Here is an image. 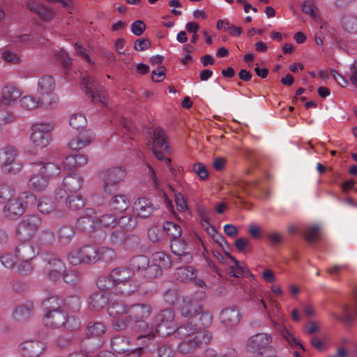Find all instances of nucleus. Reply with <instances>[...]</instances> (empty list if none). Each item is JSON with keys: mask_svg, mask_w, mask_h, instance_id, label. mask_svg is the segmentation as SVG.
Wrapping results in <instances>:
<instances>
[{"mask_svg": "<svg viewBox=\"0 0 357 357\" xmlns=\"http://www.w3.org/2000/svg\"><path fill=\"white\" fill-rule=\"evenodd\" d=\"M151 312L152 307L148 303L132 305L129 307L128 314L123 319L113 320L112 326L118 331L131 329L137 332H145L149 328L146 319Z\"/></svg>", "mask_w": 357, "mask_h": 357, "instance_id": "obj_1", "label": "nucleus"}, {"mask_svg": "<svg viewBox=\"0 0 357 357\" xmlns=\"http://www.w3.org/2000/svg\"><path fill=\"white\" fill-rule=\"evenodd\" d=\"M155 333L149 332L147 334L139 335L137 339H144V342L148 344V341L155 338V334L161 337L172 334L176 327L174 310L167 308L161 310L155 317Z\"/></svg>", "mask_w": 357, "mask_h": 357, "instance_id": "obj_2", "label": "nucleus"}, {"mask_svg": "<svg viewBox=\"0 0 357 357\" xmlns=\"http://www.w3.org/2000/svg\"><path fill=\"white\" fill-rule=\"evenodd\" d=\"M42 223L41 219L36 215H26L17 225L16 236L21 241H29L33 236Z\"/></svg>", "mask_w": 357, "mask_h": 357, "instance_id": "obj_3", "label": "nucleus"}, {"mask_svg": "<svg viewBox=\"0 0 357 357\" xmlns=\"http://www.w3.org/2000/svg\"><path fill=\"white\" fill-rule=\"evenodd\" d=\"M211 339L212 335L208 331L197 333L193 337L185 338L181 342L177 347V351L183 354L194 353L204 344L209 343Z\"/></svg>", "mask_w": 357, "mask_h": 357, "instance_id": "obj_4", "label": "nucleus"}, {"mask_svg": "<svg viewBox=\"0 0 357 357\" xmlns=\"http://www.w3.org/2000/svg\"><path fill=\"white\" fill-rule=\"evenodd\" d=\"M126 176V171L121 167H112L100 173L103 181V188L105 192L111 194Z\"/></svg>", "mask_w": 357, "mask_h": 357, "instance_id": "obj_5", "label": "nucleus"}, {"mask_svg": "<svg viewBox=\"0 0 357 357\" xmlns=\"http://www.w3.org/2000/svg\"><path fill=\"white\" fill-rule=\"evenodd\" d=\"M53 126L49 123H35L31 127L32 133L30 139L36 148L46 147L50 139V132Z\"/></svg>", "mask_w": 357, "mask_h": 357, "instance_id": "obj_6", "label": "nucleus"}, {"mask_svg": "<svg viewBox=\"0 0 357 357\" xmlns=\"http://www.w3.org/2000/svg\"><path fill=\"white\" fill-rule=\"evenodd\" d=\"M15 257L24 263L19 265V271L24 273L29 272L31 269L29 261L35 257L34 247L28 241H22L15 248Z\"/></svg>", "mask_w": 357, "mask_h": 357, "instance_id": "obj_7", "label": "nucleus"}, {"mask_svg": "<svg viewBox=\"0 0 357 357\" xmlns=\"http://www.w3.org/2000/svg\"><path fill=\"white\" fill-rule=\"evenodd\" d=\"M82 85L84 93L89 95L93 102L98 101L103 104L105 102L107 93L96 79H91L89 77H83L82 78Z\"/></svg>", "mask_w": 357, "mask_h": 357, "instance_id": "obj_8", "label": "nucleus"}, {"mask_svg": "<svg viewBox=\"0 0 357 357\" xmlns=\"http://www.w3.org/2000/svg\"><path fill=\"white\" fill-rule=\"evenodd\" d=\"M343 315H337L333 314L332 316L338 321H342L344 324H350L353 321L355 317L357 316V289H354L349 304L342 305Z\"/></svg>", "mask_w": 357, "mask_h": 357, "instance_id": "obj_9", "label": "nucleus"}, {"mask_svg": "<svg viewBox=\"0 0 357 357\" xmlns=\"http://www.w3.org/2000/svg\"><path fill=\"white\" fill-rule=\"evenodd\" d=\"M111 346L114 351L119 354L130 352L132 355H136L138 357L144 354V349L143 347H139L137 349L130 351L129 349L130 341L125 336L117 335L112 338Z\"/></svg>", "mask_w": 357, "mask_h": 357, "instance_id": "obj_10", "label": "nucleus"}, {"mask_svg": "<svg viewBox=\"0 0 357 357\" xmlns=\"http://www.w3.org/2000/svg\"><path fill=\"white\" fill-rule=\"evenodd\" d=\"M272 342V337L266 333H257L250 337L247 342L250 351L261 354V350L268 348Z\"/></svg>", "mask_w": 357, "mask_h": 357, "instance_id": "obj_11", "label": "nucleus"}, {"mask_svg": "<svg viewBox=\"0 0 357 357\" xmlns=\"http://www.w3.org/2000/svg\"><path fill=\"white\" fill-rule=\"evenodd\" d=\"M172 252L178 256L177 261L188 264L192 260V257L187 251L188 244L184 239L177 238L172 240L170 244Z\"/></svg>", "mask_w": 357, "mask_h": 357, "instance_id": "obj_12", "label": "nucleus"}, {"mask_svg": "<svg viewBox=\"0 0 357 357\" xmlns=\"http://www.w3.org/2000/svg\"><path fill=\"white\" fill-rule=\"evenodd\" d=\"M203 307L198 301L185 297L183 299V305L180 310L183 317L192 320L197 317V314L200 313Z\"/></svg>", "mask_w": 357, "mask_h": 357, "instance_id": "obj_13", "label": "nucleus"}, {"mask_svg": "<svg viewBox=\"0 0 357 357\" xmlns=\"http://www.w3.org/2000/svg\"><path fill=\"white\" fill-rule=\"evenodd\" d=\"M167 136L163 128L158 127L154 129L153 132V136L149 142V146L150 147H156L164 149L167 153L170 154L172 152V148L167 143Z\"/></svg>", "mask_w": 357, "mask_h": 357, "instance_id": "obj_14", "label": "nucleus"}, {"mask_svg": "<svg viewBox=\"0 0 357 357\" xmlns=\"http://www.w3.org/2000/svg\"><path fill=\"white\" fill-rule=\"evenodd\" d=\"M31 171L41 173L47 179L57 176L60 173V167L53 162H34L31 163Z\"/></svg>", "mask_w": 357, "mask_h": 357, "instance_id": "obj_15", "label": "nucleus"}, {"mask_svg": "<svg viewBox=\"0 0 357 357\" xmlns=\"http://www.w3.org/2000/svg\"><path fill=\"white\" fill-rule=\"evenodd\" d=\"M43 350V344L39 341L28 340L19 346V351L24 357H37Z\"/></svg>", "mask_w": 357, "mask_h": 357, "instance_id": "obj_16", "label": "nucleus"}, {"mask_svg": "<svg viewBox=\"0 0 357 357\" xmlns=\"http://www.w3.org/2000/svg\"><path fill=\"white\" fill-rule=\"evenodd\" d=\"M133 208L137 217L141 218H149L156 207L147 198L140 197L134 203Z\"/></svg>", "mask_w": 357, "mask_h": 357, "instance_id": "obj_17", "label": "nucleus"}, {"mask_svg": "<svg viewBox=\"0 0 357 357\" xmlns=\"http://www.w3.org/2000/svg\"><path fill=\"white\" fill-rule=\"evenodd\" d=\"M5 215L10 219H15L25 213L23 204L20 202L17 197H13L3 207Z\"/></svg>", "mask_w": 357, "mask_h": 357, "instance_id": "obj_18", "label": "nucleus"}, {"mask_svg": "<svg viewBox=\"0 0 357 357\" xmlns=\"http://www.w3.org/2000/svg\"><path fill=\"white\" fill-rule=\"evenodd\" d=\"M241 314L236 307H227L222 310L220 316L221 322L226 326H234L241 320Z\"/></svg>", "mask_w": 357, "mask_h": 357, "instance_id": "obj_19", "label": "nucleus"}, {"mask_svg": "<svg viewBox=\"0 0 357 357\" xmlns=\"http://www.w3.org/2000/svg\"><path fill=\"white\" fill-rule=\"evenodd\" d=\"M130 206V201L126 195H116L109 202L110 210L116 213L125 211Z\"/></svg>", "mask_w": 357, "mask_h": 357, "instance_id": "obj_20", "label": "nucleus"}, {"mask_svg": "<svg viewBox=\"0 0 357 357\" xmlns=\"http://www.w3.org/2000/svg\"><path fill=\"white\" fill-rule=\"evenodd\" d=\"M132 278V273L127 267H118L110 272V279L113 280L115 287Z\"/></svg>", "mask_w": 357, "mask_h": 357, "instance_id": "obj_21", "label": "nucleus"}, {"mask_svg": "<svg viewBox=\"0 0 357 357\" xmlns=\"http://www.w3.org/2000/svg\"><path fill=\"white\" fill-rule=\"evenodd\" d=\"M0 107L8 106L15 102L20 97L21 93L13 86H6L2 89Z\"/></svg>", "mask_w": 357, "mask_h": 357, "instance_id": "obj_22", "label": "nucleus"}, {"mask_svg": "<svg viewBox=\"0 0 357 357\" xmlns=\"http://www.w3.org/2000/svg\"><path fill=\"white\" fill-rule=\"evenodd\" d=\"M33 308V303L32 301H27L15 308L13 312V317L18 321H27L30 318Z\"/></svg>", "mask_w": 357, "mask_h": 357, "instance_id": "obj_23", "label": "nucleus"}, {"mask_svg": "<svg viewBox=\"0 0 357 357\" xmlns=\"http://www.w3.org/2000/svg\"><path fill=\"white\" fill-rule=\"evenodd\" d=\"M83 178L77 174L66 176L63 181V186L66 192H77L82 187Z\"/></svg>", "mask_w": 357, "mask_h": 357, "instance_id": "obj_24", "label": "nucleus"}, {"mask_svg": "<svg viewBox=\"0 0 357 357\" xmlns=\"http://www.w3.org/2000/svg\"><path fill=\"white\" fill-rule=\"evenodd\" d=\"M139 288L137 282L134 278L116 285L114 289L116 294L127 297L132 295Z\"/></svg>", "mask_w": 357, "mask_h": 357, "instance_id": "obj_25", "label": "nucleus"}, {"mask_svg": "<svg viewBox=\"0 0 357 357\" xmlns=\"http://www.w3.org/2000/svg\"><path fill=\"white\" fill-rule=\"evenodd\" d=\"M66 315L61 309L47 312L45 317L47 319V325L54 328H60L64 324Z\"/></svg>", "mask_w": 357, "mask_h": 357, "instance_id": "obj_26", "label": "nucleus"}, {"mask_svg": "<svg viewBox=\"0 0 357 357\" xmlns=\"http://www.w3.org/2000/svg\"><path fill=\"white\" fill-rule=\"evenodd\" d=\"M33 172V175L28 181L29 188L38 192L44 190L47 186L48 179L40 172Z\"/></svg>", "mask_w": 357, "mask_h": 357, "instance_id": "obj_27", "label": "nucleus"}, {"mask_svg": "<svg viewBox=\"0 0 357 357\" xmlns=\"http://www.w3.org/2000/svg\"><path fill=\"white\" fill-rule=\"evenodd\" d=\"M91 139L92 135L88 131L80 132L75 139H72L68 143V146L73 150L78 151L89 144Z\"/></svg>", "mask_w": 357, "mask_h": 357, "instance_id": "obj_28", "label": "nucleus"}, {"mask_svg": "<svg viewBox=\"0 0 357 357\" xmlns=\"http://www.w3.org/2000/svg\"><path fill=\"white\" fill-rule=\"evenodd\" d=\"M173 333H174L178 338L182 339L193 337L196 333H202V331H198L196 326H194L193 322L190 321L180 326L179 327H176ZM202 333H204V331H202Z\"/></svg>", "mask_w": 357, "mask_h": 357, "instance_id": "obj_29", "label": "nucleus"}, {"mask_svg": "<svg viewBox=\"0 0 357 357\" xmlns=\"http://www.w3.org/2000/svg\"><path fill=\"white\" fill-rule=\"evenodd\" d=\"M129 307L123 302H114L108 307V314L114 320L123 319L121 317L123 314H128Z\"/></svg>", "mask_w": 357, "mask_h": 357, "instance_id": "obj_30", "label": "nucleus"}, {"mask_svg": "<svg viewBox=\"0 0 357 357\" xmlns=\"http://www.w3.org/2000/svg\"><path fill=\"white\" fill-rule=\"evenodd\" d=\"M150 350L155 353L158 357H173L175 354L172 346L165 342H155Z\"/></svg>", "mask_w": 357, "mask_h": 357, "instance_id": "obj_31", "label": "nucleus"}, {"mask_svg": "<svg viewBox=\"0 0 357 357\" xmlns=\"http://www.w3.org/2000/svg\"><path fill=\"white\" fill-rule=\"evenodd\" d=\"M76 227L82 232H89L96 227V218L90 215H83L77 220Z\"/></svg>", "mask_w": 357, "mask_h": 357, "instance_id": "obj_32", "label": "nucleus"}, {"mask_svg": "<svg viewBox=\"0 0 357 357\" xmlns=\"http://www.w3.org/2000/svg\"><path fill=\"white\" fill-rule=\"evenodd\" d=\"M89 305L91 309L98 311L107 303L108 298L102 291L93 294L89 298Z\"/></svg>", "mask_w": 357, "mask_h": 357, "instance_id": "obj_33", "label": "nucleus"}, {"mask_svg": "<svg viewBox=\"0 0 357 357\" xmlns=\"http://www.w3.org/2000/svg\"><path fill=\"white\" fill-rule=\"evenodd\" d=\"M18 155L17 149L11 145H8L0 149V166L8 162H13Z\"/></svg>", "mask_w": 357, "mask_h": 357, "instance_id": "obj_34", "label": "nucleus"}, {"mask_svg": "<svg viewBox=\"0 0 357 357\" xmlns=\"http://www.w3.org/2000/svg\"><path fill=\"white\" fill-rule=\"evenodd\" d=\"M28 8L44 21H49L52 18L53 11L42 4L32 2L28 4Z\"/></svg>", "mask_w": 357, "mask_h": 357, "instance_id": "obj_35", "label": "nucleus"}, {"mask_svg": "<svg viewBox=\"0 0 357 357\" xmlns=\"http://www.w3.org/2000/svg\"><path fill=\"white\" fill-rule=\"evenodd\" d=\"M79 250L83 264H94L98 261L97 249L96 248L86 245Z\"/></svg>", "mask_w": 357, "mask_h": 357, "instance_id": "obj_36", "label": "nucleus"}, {"mask_svg": "<svg viewBox=\"0 0 357 357\" xmlns=\"http://www.w3.org/2000/svg\"><path fill=\"white\" fill-rule=\"evenodd\" d=\"M212 315L208 312L202 310L200 313L197 314L196 319H192L194 326H196L197 330L199 331L202 328H207L212 323Z\"/></svg>", "mask_w": 357, "mask_h": 357, "instance_id": "obj_37", "label": "nucleus"}, {"mask_svg": "<svg viewBox=\"0 0 357 357\" xmlns=\"http://www.w3.org/2000/svg\"><path fill=\"white\" fill-rule=\"evenodd\" d=\"M38 91L42 95H48L51 93L55 88L54 78L50 75L41 77L38 81Z\"/></svg>", "mask_w": 357, "mask_h": 357, "instance_id": "obj_38", "label": "nucleus"}, {"mask_svg": "<svg viewBox=\"0 0 357 357\" xmlns=\"http://www.w3.org/2000/svg\"><path fill=\"white\" fill-rule=\"evenodd\" d=\"M59 241L62 245H68L75 235V231L71 226L63 225L58 230Z\"/></svg>", "mask_w": 357, "mask_h": 357, "instance_id": "obj_39", "label": "nucleus"}, {"mask_svg": "<svg viewBox=\"0 0 357 357\" xmlns=\"http://www.w3.org/2000/svg\"><path fill=\"white\" fill-rule=\"evenodd\" d=\"M43 259L47 266L46 269L55 268L59 269L65 268V265L63 262L59 258H58L56 255L54 253H44L43 255Z\"/></svg>", "mask_w": 357, "mask_h": 357, "instance_id": "obj_40", "label": "nucleus"}, {"mask_svg": "<svg viewBox=\"0 0 357 357\" xmlns=\"http://www.w3.org/2000/svg\"><path fill=\"white\" fill-rule=\"evenodd\" d=\"M42 304L44 307L47 309V312H52L53 310L61 309L63 304V300L56 295L52 294L47 298L44 300Z\"/></svg>", "mask_w": 357, "mask_h": 357, "instance_id": "obj_41", "label": "nucleus"}, {"mask_svg": "<svg viewBox=\"0 0 357 357\" xmlns=\"http://www.w3.org/2000/svg\"><path fill=\"white\" fill-rule=\"evenodd\" d=\"M152 261L162 268H169L172 265L170 257L162 252H156L152 255Z\"/></svg>", "mask_w": 357, "mask_h": 357, "instance_id": "obj_42", "label": "nucleus"}, {"mask_svg": "<svg viewBox=\"0 0 357 357\" xmlns=\"http://www.w3.org/2000/svg\"><path fill=\"white\" fill-rule=\"evenodd\" d=\"M66 205L70 209L77 211L84 206L85 199L80 195H69L66 199Z\"/></svg>", "mask_w": 357, "mask_h": 357, "instance_id": "obj_43", "label": "nucleus"}, {"mask_svg": "<svg viewBox=\"0 0 357 357\" xmlns=\"http://www.w3.org/2000/svg\"><path fill=\"white\" fill-rule=\"evenodd\" d=\"M105 332V326L101 322H91L86 329L88 337H100Z\"/></svg>", "mask_w": 357, "mask_h": 357, "instance_id": "obj_44", "label": "nucleus"}, {"mask_svg": "<svg viewBox=\"0 0 357 357\" xmlns=\"http://www.w3.org/2000/svg\"><path fill=\"white\" fill-rule=\"evenodd\" d=\"M163 229L173 240L179 238L182 234L181 227L172 222H165L163 225Z\"/></svg>", "mask_w": 357, "mask_h": 357, "instance_id": "obj_45", "label": "nucleus"}, {"mask_svg": "<svg viewBox=\"0 0 357 357\" xmlns=\"http://www.w3.org/2000/svg\"><path fill=\"white\" fill-rule=\"evenodd\" d=\"M116 225H119V229L127 233L135 227L136 220L130 216H122L118 220H116Z\"/></svg>", "mask_w": 357, "mask_h": 357, "instance_id": "obj_46", "label": "nucleus"}, {"mask_svg": "<svg viewBox=\"0 0 357 357\" xmlns=\"http://www.w3.org/2000/svg\"><path fill=\"white\" fill-rule=\"evenodd\" d=\"M98 261L109 263L116 257L114 250L109 248H101L97 249Z\"/></svg>", "mask_w": 357, "mask_h": 357, "instance_id": "obj_47", "label": "nucleus"}, {"mask_svg": "<svg viewBox=\"0 0 357 357\" xmlns=\"http://www.w3.org/2000/svg\"><path fill=\"white\" fill-rule=\"evenodd\" d=\"M149 262V259L146 256L138 255L132 259L131 266L132 268L144 273Z\"/></svg>", "mask_w": 357, "mask_h": 357, "instance_id": "obj_48", "label": "nucleus"}, {"mask_svg": "<svg viewBox=\"0 0 357 357\" xmlns=\"http://www.w3.org/2000/svg\"><path fill=\"white\" fill-rule=\"evenodd\" d=\"M342 25L348 32H357V17L353 15H346L342 17Z\"/></svg>", "mask_w": 357, "mask_h": 357, "instance_id": "obj_49", "label": "nucleus"}, {"mask_svg": "<svg viewBox=\"0 0 357 357\" xmlns=\"http://www.w3.org/2000/svg\"><path fill=\"white\" fill-rule=\"evenodd\" d=\"M64 307L73 312H78L81 307L80 298L77 296H71L63 301Z\"/></svg>", "mask_w": 357, "mask_h": 357, "instance_id": "obj_50", "label": "nucleus"}, {"mask_svg": "<svg viewBox=\"0 0 357 357\" xmlns=\"http://www.w3.org/2000/svg\"><path fill=\"white\" fill-rule=\"evenodd\" d=\"M70 126L75 130L83 129L86 126L87 120L81 114H73L69 121Z\"/></svg>", "mask_w": 357, "mask_h": 357, "instance_id": "obj_51", "label": "nucleus"}, {"mask_svg": "<svg viewBox=\"0 0 357 357\" xmlns=\"http://www.w3.org/2000/svg\"><path fill=\"white\" fill-rule=\"evenodd\" d=\"M18 199L23 204L24 209L33 206L36 203V197L31 192L26 191L22 192L18 197Z\"/></svg>", "mask_w": 357, "mask_h": 357, "instance_id": "obj_52", "label": "nucleus"}, {"mask_svg": "<svg viewBox=\"0 0 357 357\" xmlns=\"http://www.w3.org/2000/svg\"><path fill=\"white\" fill-rule=\"evenodd\" d=\"M126 237V232L121 229L116 228L110 234V242L112 245H119L124 243Z\"/></svg>", "mask_w": 357, "mask_h": 357, "instance_id": "obj_53", "label": "nucleus"}, {"mask_svg": "<svg viewBox=\"0 0 357 357\" xmlns=\"http://www.w3.org/2000/svg\"><path fill=\"white\" fill-rule=\"evenodd\" d=\"M38 211L44 214H48L55 209V205L52 200L49 198H43L37 204Z\"/></svg>", "mask_w": 357, "mask_h": 357, "instance_id": "obj_54", "label": "nucleus"}, {"mask_svg": "<svg viewBox=\"0 0 357 357\" xmlns=\"http://www.w3.org/2000/svg\"><path fill=\"white\" fill-rule=\"evenodd\" d=\"M81 325V322L78 318L75 316H66L65 318L64 324L61 327L66 331H77Z\"/></svg>", "mask_w": 357, "mask_h": 357, "instance_id": "obj_55", "label": "nucleus"}, {"mask_svg": "<svg viewBox=\"0 0 357 357\" xmlns=\"http://www.w3.org/2000/svg\"><path fill=\"white\" fill-rule=\"evenodd\" d=\"M162 273V270L152 261L151 264H148L143 273V275L148 279H153L161 275Z\"/></svg>", "mask_w": 357, "mask_h": 357, "instance_id": "obj_56", "label": "nucleus"}, {"mask_svg": "<svg viewBox=\"0 0 357 357\" xmlns=\"http://www.w3.org/2000/svg\"><path fill=\"white\" fill-rule=\"evenodd\" d=\"M63 278L66 283L75 285L81 280L82 275L75 270H68L63 274Z\"/></svg>", "mask_w": 357, "mask_h": 357, "instance_id": "obj_57", "label": "nucleus"}, {"mask_svg": "<svg viewBox=\"0 0 357 357\" xmlns=\"http://www.w3.org/2000/svg\"><path fill=\"white\" fill-rule=\"evenodd\" d=\"M100 225L102 227H114L116 225V218L112 214H105L96 220V225Z\"/></svg>", "mask_w": 357, "mask_h": 357, "instance_id": "obj_58", "label": "nucleus"}, {"mask_svg": "<svg viewBox=\"0 0 357 357\" xmlns=\"http://www.w3.org/2000/svg\"><path fill=\"white\" fill-rule=\"evenodd\" d=\"M20 102L22 107L31 110L36 108L40 102L33 96H25L20 99Z\"/></svg>", "mask_w": 357, "mask_h": 357, "instance_id": "obj_59", "label": "nucleus"}, {"mask_svg": "<svg viewBox=\"0 0 357 357\" xmlns=\"http://www.w3.org/2000/svg\"><path fill=\"white\" fill-rule=\"evenodd\" d=\"M319 227L317 225H312L306 228L304 236L308 243H312L319 238Z\"/></svg>", "mask_w": 357, "mask_h": 357, "instance_id": "obj_60", "label": "nucleus"}, {"mask_svg": "<svg viewBox=\"0 0 357 357\" xmlns=\"http://www.w3.org/2000/svg\"><path fill=\"white\" fill-rule=\"evenodd\" d=\"M14 190L9 185H0V204H5L13 197Z\"/></svg>", "mask_w": 357, "mask_h": 357, "instance_id": "obj_61", "label": "nucleus"}, {"mask_svg": "<svg viewBox=\"0 0 357 357\" xmlns=\"http://www.w3.org/2000/svg\"><path fill=\"white\" fill-rule=\"evenodd\" d=\"M190 268H192L190 266L178 268L175 273V275L176 276L177 279L180 280L181 281H185L188 279L192 280L194 278H195V273L193 271H190Z\"/></svg>", "mask_w": 357, "mask_h": 357, "instance_id": "obj_62", "label": "nucleus"}, {"mask_svg": "<svg viewBox=\"0 0 357 357\" xmlns=\"http://www.w3.org/2000/svg\"><path fill=\"white\" fill-rule=\"evenodd\" d=\"M97 285L99 289L102 290L115 289L114 283L113 280L110 279V273L107 276H100L97 280Z\"/></svg>", "mask_w": 357, "mask_h": 357, "instance_id": "obj_63", "label": "nucleus"}, {"mask_svg": "<svg viewBox=\"0 0 357 357\" xmlns=\"http://www.w3.org/2000/svg\"><path fill=\"white\" fill-rule=\"evenodd\" d=\"M236 249L240 252H248L252 250L250 241L245 237H240L234 242Z\"/></svg>", "mask_w": 357, "mask_h": 357, "instance_id": "obj_64", "label": "nucleus"}]
</instances>
